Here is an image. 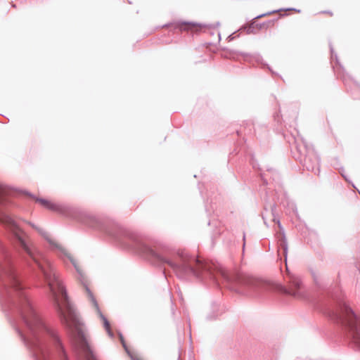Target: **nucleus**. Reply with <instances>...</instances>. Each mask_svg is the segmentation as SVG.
I'll use <instances>...</instances> for the list:
<instances>
[{
    "label": "nucleus",
    "mask_w": 360,
    "mask_h": 360,
    "mask_svg": "<svg viewBox=\"0 0 360 360\" xmlns=\"http://www.w3.org/2000/svg\"><path fill=\"white\" fill-rule=\"evenodd\" d=\"M218 273L227 281H231L232 278L229 275L227 271L223 268H220L218 270Z\"/></svg>",
    "instance_id": "17"
},
{
    "label": "nucleus",
    "mask_w": 360,
    "mask_h": 360,
    "mask_svg": "<svg viewBox=\"0 0 360 360\" xmlns=\"http://www.w3.org/2000/svg\"><path fill=\"white\" fill-rule=\"evenodd\" d=\"M86 292L88 293V296H89L90 300L91 301L93 305L96 308V310L97 311L98 315L100 316V318L103 321V326H104L105 329L106 330L108 335L110 338H112L114 335H113L112 332L110 330V323H109L108 320L107 319V318L101 312V309H100V308L98 307V302H97L96 298L94 297L93 293L89 290V288L86 287Z\"/></svg>",
    "instance_id": "8"
},
{
    "label": "nucleus",
    "mask_w": 360,
    "mask_h": 360,
    "mask_svg": "<svg viewBox=\"0 0 360 360\" xmlns=\"http://www.w3.org/2000/svg\"><path fill=\"white\" fill-rule=\"evenodd\" d=\"M158 257V258H159V259L162 260V258L159 257V256H158V255H157V257Z\"/></svg>",
    "instance_id": "24"
},
{
    "label": "nucleus",
    "mask_w": 360,
    "mask_h": 360,
    "mask_svg": "<svg viewBox=\"0 0 360 360\" xmlns=\"http://www.w3.org/2000/svg\"><path fill=\"white\" fill-rule=\"evenodd\" d=\"M26 193L27 195H29L30 196L32 197L33 198H35L37 202H40L42 206H44V207H46L49 210H51L53 211H56V212H63L64 211L65 207L62 205L53 203V202L49 201L46 199L36 198L35 196L32 195V194L29 193L28 192H26Z\"/></svg>",
    "instance_id": "10"
},
{
    "label": "nucleus",
    "mask_w": 360,
    "mask_h": 360,
    "mask_svg": "<svg viewBox=\"0 0 360 360\" xmlns=\"http://www.w3.org/2000/svg\"><path fill=\"white\" fill-rule=\"evenodd\" d=\"M0 222L6 226L18 240L20 246L29 255L41 271L48 284L50 298L61 323L72 328L78 323L75 310L69 301L66 290L50 262L38 250L30 247L23 238V233L18 223L7 214H1Z\"/></svg>",
    "instance_id": "2"
},
{
    "label": "nucleus",
    "mask_w": 360,
    "mask_h": 360,
    "mask_svg": "<svg viewBox=\"0 0 360 360\" xmlns=\"http://www.w3.org/2000/svg\"><path fill=\"white\" fill-rule=\"evenodd\" d=\"M281 11H296L297 13H300V10L296 9V8H280V9H278V10H274V11H269V12L265 13L260 14V15L255 17L253 20L259 19V18H263L264 16H266V15H271V14H273V13H278V12H280Z\"/></svg>",
    "instance_id": "13"
},
{
    "label": "nucleus",
    "mask_w": 360,
    "mask_h": 360,
    "mask_svg": "<svg viewBox=\"0 0 360 360\" xmlns=\"http://www.w3.org/2000/svg\"><path fill=\"white\" fill-rule=\"evenodd\" d=\"M167 262L175 269L178 276L181 277L184 276H193L202 279H214L215 278L210 266L203 264L200 259L194 257L184 262L179 265L172 262Z\"/></svg>",
    "instance_id": "3"
},
{
    "label": "nucleus",
    "mask_w": 360,
    "mask_h": 360,
    "mask_svg": "<svg viewBox=\"0 0 360 360\" xmlns=\"http://www.w3.org/2000/svg\"><path fill=\"white\" fill-rule=\"evenodd\" d=\"M260 60H261L260 56H257L256 57V60H257V62H259V61H260Z\"/></svg>",
    "instance_id": "21"
},
{
    "label": "nucleus",
    "mask_w": 360,
    "mask_h": 360,
    "mask_svg": "<svg viewBox=\"0 0 360 360\" xmlns=\"http://www.w3.org/2000/svg\"><path fill=\"white\" fill-rule=\"evenodd\" d=\"M241 286L248 288L250 290L260 292L266 289L268 283L262 280L257 279L250 276H243L238 278Z\"/></svg>",
    "instance_id": "6"
},
{
    "label": "nucleus",
    "mask_w": 360,
    "mask_h": 360,
    "mask_svg": "<svg viewBox=\"0 0 360 360\" xmlns=\"http://www.w3.org/2000/svg\"><path fill=\"white\" fill-rule=\"evenodd\" d=\"M183 25H190L191 27H195L198 25L197 23L191 22H184Z\"/></svg>",
    "instance_id": "20"
},
{
    "label": "nucleus",
    "mask_w": 360,
    "mask_h": 360,
    "mask_svg": "<svg viewBox=\"0 0 360 360\" xmlns=\"http://www.w3.org/2000/svg\"><path fill=\"white\" fill-rule=\"evenodd\" d=\"M10 189L3 184H0V202H1L4 197L8 195Z\"/></svg>",
    "instance_id": "16"
},
{
    "label": "nucleus",
    "mask_w": 360,
    "mask_h": 360,
    "mask_svg": "<svg viewBox=\"0 0 360 360\" xmlns=\"http://www.w3.org/2000/svg\"><path fill=\"white\" fill-rule=\"evenodd\" d=\"M281 245L282 248L283 249V253L285 257V260L287 259V255H288V243L285 240V238L283 239V240L281 242Z\"/></svg>",
    "instance_id": "18"
},
{
    "label": "nucleus",
    "mask_w": 360,
    "mask_h": 360,
    "mask_svg": "<svg viewBox=\"0 0 360 360\" xmlns=\"http://www.w3.org/2000/svg\"><path fill=\"white\" fill-rule=\"evenodd\" d=\"M82 221L87 225L96 228L99 223V219L94 215L84 214Z\"/></svg>",
    "instance_id": "12"
},
{
    "label": "nucleus",
    "mask_w": 360,
    "mask_h": 360,
    "mask_svg": "<svg viewBox=\"0 0 360 360\" xmlns=\"http://www.w3.org/2000/svg\"><path fill=\"white\" fill-rule=\"evenodd\" d=\"M158 257V258H159V259L162 260V258L159 257V256H158V255H157V257Z\"/></svg>",
    "instance_id": "23"
},
{
    "label": "nucleus",
    "mask_w": 360,
    "mask_h": 360,
    "mask_svg": "<svg viewBox=\"0 0 360 360\" xmlns=\"http://www.w3.org/2000/svg\"><path fill=\"white\" fill-rule=\"evenodd\" d=\"M0 278L9 285L18 297V311L20 321L25 327L22 330L20 323H14L17 333L30 350L35 360H47L49 352L47 340L53 342L60 360H68L63 345L57 333L46 326L34 309L30 301L18 280L16 273L9 260L0 262Z\"/></svg>",
    "instance_id": "1"
},
{
    "label": "nucleus",
    "mask_w": 360,
    "mask_h": 360,
    "mask_svg": "<svg viewBox=\"0 0 360 360\" xmlns=\"http://www.w3.org/2000/svg\"><path fill=\"white\" fill-rule=\"evenodd\" d=\"M254 22H252L248 27H245L246 29L247 34H251L253 33L254 31Z\"/></svg>",
    "instance_id": "19"
},
{
    "label": "nucleus",
    "mask_w": 360,
    "mask_h": 360,
    "mask_svg": "<svg viewBox=\"0 0 360 360\" xmlns=\"http://www.w3.org/2000/svg\"><path fill=\"white\" fill-rule=\"evenodd\" d=\"M352 342L360 349V317L352 311Z\"/></svg>",
    "instance_id": "9"
},
{
    "label": "nucleus",
    "mask_w": 360,
    "mask_h": 360,
    "mask_svg": "<svg viewBox=\"0 0 360 360\" xmlns=\"http://www.w3.org/2000/svg\"><path fill=\"white\" fill-rule=\"evenodd\" d=\"M290 283L292 288H286L281 287V290L288 295H290L295 297L302 298L304 297V293L302 291V282L300 277L295 275L290 276Z\"/></svg>",
    "instance_id": "7"
},
{
    "label": "nucleus",
    "mask_w": 360,
    "mask_h": 360,
    "mask_svg": "<svg viewBox=\"0 0 360 360\" xmlns=\"http://www.w3.org/2000/svg\"><path fill=\"white\" fill-rule=\"evenodd\" d=\"M330 51H331V53H333V47L331 46H330Z\"/></svg>",
    "instance_id": "22"
},
{
    "label": "nucleus",
    "mask_w": 360,
    "mask_h": 360,
    "mask_svg": "<svg viewBox=\"0 0 360 360\" xmlns=\"http://www.w3.org/2000/svg\"><path fill=\"white\" fill-rule=\"evenodd\" d=\"M120 340H121V342H122V345L123 346V347L124 348L125 351L127 352V353L128 354V355L130 356L131 359V360H142L141 359H140L139 357H138L137 356L133 354L128 349V347H127V345L124 340V338L122 336V335L120 333Z\"/></svg>",
    "instance_id": "14"
},
{
    "label": "nucleus",
    "mask_w": 360,
    "mask_h": 360,
    "mask_svg": "<svg viewBox=\"0 0 360 360\" xmlns=\"http://www.w3.org/2000/svg\"><path fill=\"white\" fill-rule=\"evenodd\" d=\"M314 162L312 164H310L311 158L310 155L306 156L304 159V166L308 170L311 171H317L319 172V166H320V158L316 155H313Z\"/></svg>",
    "instance_id": "11"
},
{
    "label": "nucleus",
    "mask_w": 360,
    "mask_h": 360,
    "mask_svg": "<svg viewBox=\"0 0 360 360\" xmlns=\"http://www.w3.org/2000/svg\"><path fill=\"white\" fill-rule=\"evenodd\" d=\"M28 224L33 228H34L39 232V233H40L49 243L52 248H56V250H58L60 257H67L72 262L78 274L82 275L81 271L79 269L77 264H76L75 260L70 256V254H68V252L62 246H60V245L56 243L53 240H52L50 238L49 235L44 229L35 226L34 224L31 222H28Z\"/></svg>",
    "instance_id": "5"
},
{
    "label": "nucleus",
    "mask_w": 360,
    "mask_h": 360,
    "mask_svg": "<svg viewBox=\"0 0 360 360\" xmlns=\"http://www.w3.org/2000/svg\"><path fill=\"white\" fill-rule=\"evenodd\" d=\"M141 248V251L143 254L149 255L153 257H157V253L153 250H152L150 247H148L146 245H142Z\"/></svg>",
    "instance_id": "15"
},
{
    "label": "nucleus",
    "mask_w": 360,
    "mask_h": 360,
    "mask_svg": "<svg viewBox=\"0 0 360 360\" xmlns=\"http://www.w3.org/2000/svg\"><path fill=\"white\" fill-rule=\"evenodd\" d=\"M72 348L77 360H96L87 340L81 331L77 332V340L72 344Z\"/></svg>",
    "instance_id": "4"
}]
</instances>
